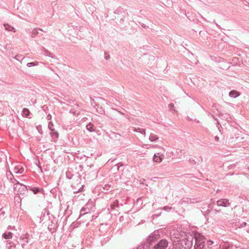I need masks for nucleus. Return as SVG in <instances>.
<instances>
[{
	"mask_svg": "<svg viewBox=\"0 0 249 249\" xmlns=\"http://www.w3.org/2000/svg\"><path fill=\"white\" fill-rule=\"evenodd\" d=\"M192 234L194 236L195 240L194 249H207L206 248V246L204 245L205 237L202 233L196 232Z\"/></svg>",
	"mask_w": 249,
	"mask_h": 249,
	"instance_id": "nucleus-1",
	"label": "nucleus"
},
{
	"mask_svg": "<svg viewBox=\"0 0 249 249\" xmlns=\"http://www.w3.org/2000/svg\"><path fill=\"white\" fill-rule=\"evenodd\" d=\"M194 236L191 233H187L180 240V245L184 249H189L192 247Z\"/></svg>",
	"mask_w": 249,
	"mask_h": 249,
	"instance_id": "nucleus-2",
	"label": "nucleus"
},
{
	"mask_svg": "<svg viewBox=\"0 0 249 249\" xmlns=\"http://www.w3.org/2000/svg\"><path fill=\"white\" fill-rule=\"evenodd\" d=\"M10 179L12 183H14V181L17 182L14 184V190L15 192L19 194H24L27 192V189L25 185L19 183L15 178H10Z\"/></svg>",
	"mask_w": 249,
	"mask_h": 249,
	"instance_id": "nucleus-3",
	"label": "nucleus"
},
{
	"mask_svg": "<svg viewBox=\"0 0 249 249\" xmlns=\"http://www.w3.org/2000/svg\"><path fill=\"white\" fill-rule=\"evenodd\" d=\"M41 222H43L44 223H46L48 225V228L51 231L52 227H50V223L52 222L51 220V216L50 215V213L48 209H44L42 213L41 216L40 217Z\"/></svg>",
	"mask_w": 249,
	"mask_h": 249,
	"instance_id": "nucleus-4",
	"label": "nucleus"
},
{
	"mask_svg": "<svg viewBox=\"0 0 249 249\" xmlns=\"http://www.w3.org/2000/svg\"><path fill=\"white\" fill-rule=\"evenodd\" d=\"M94 205L92 202H88L80 210V216L90 213L94 211Z\"/></svg>",
	"mask_w": 249,
	"mask_h": 249,
	"instance_id": "nucleus-5",
	"label": "nucleus"
},
{
	"mask_svg": "<svg viewBox=\"0 0 249 249\" xmlns=\"http://www.w3.org/2000/svg\"><path fill=\"white\" fill-rule=\"evenodd\" d=\"M168 242L166 239H163L160 240L154 247V249H167L168 246Z\"/></svg>",
	"mask_w": 249,
	"mask_h": 249,
	"instance_id": "nucleus-6",
	"label": "nucleus"
},
{
	"mask_svg": "<svg viewBox=\"0 0 249 249\" xmlns=\"http://www.w3.org/2000/svg\"><path fill=\"white\" fill-rule=\"evenodd\" d=\"M83 185L80 184L79 179H77L75 185H74L73 183L71 184L73 193L81 192L83 190Z\"/></svg>",
	"mask_w": 249,
	"mask_h": 249,
	"instance_id": "nucleus-7",
	"label": "nucleus"
},
{
	"mask_svg": "<svg viewBox=\"0 0 249 249\" xmlns=\"http://www.w3.org/2000/svg\"><path fill=\"white\" fill-rule=\"evenodd\" d=\"M53 124L51 122H49L48 124V128L51 131V135L53 139H57L59 134L58 132L53 128Z\"/></svg>",
	"mask_w": 249,
	"mask_h": 249,
	"instance_id": "nucleus-8",
	"label": "nucleus"
},
{
	"mask_svg": "<svg viewBox=\"0 0 249 249\" xmlns=\"http://www.w3.org/2000/svg\"><path fill=\"white\" fill-rule=\"evenodd\" d=\"M197 201L196 200L195 198H183L182 200L179 201V204L181 205H183L184 204H192L196 202Z\"/></svg>",
	"mask_w": 249,
	"mask_h": 249,
	"instance_id": "nucleus-9",
	"label": "nucleus"
},
{
	"mask_svg": "<svg viewBox=\"0 0 249 249\" xmlns=\"http://www.w3.org/2000/svg\"><path fill=\"white\" fill-rule=\"evenodd\" d=\"M216 203L218 206L226 207L230 205L229 200L227 199H220L218 200Z\"/></svg>",
	"mask_w": 249,
	"mask_h": 249,
	"instance_id": "nucleus-10",
	"label": "nucleus"
},
{
	"mask_svg": "<svg viewBox=\"0 0 249 249\" xmlns=\"http://www.w3.org/2000/svg\"><path fill=\"white\" fill-rule=\"evenodd\" d=\"M164 159L163 154H160L159 153L154 154L153 160L154 162L160 163Z\"/></svg>",
	"mask_w": 249,
	"mask_h": 249,
	"instance_id": "nucleus-11",
	"label": "nucleus"
},
{
	"mask_svg": "<svg viewBox=\"0 0 249 249\" xmlns=\"http://www.w3.org/2000/svg\"><path fill=\"white\" fill-rule=\"evenodd\" d=\"M24 171V168L23 166L20 164H18L15 166L14 169V172L17 174H22Z\"/></svg>",
	"mask_w": 249,
	"mask_h": 249,
	"instance_id": "nucleus-12",
	"label": "nucleus"
},
{
	"mask_svg": "<svg viewBox=\"0 0 249 249\" xmlns=\"http://www.w3.org/2000/svg\"><path fill=\"white\" fill-rule=\"evenodd\" d=\"M212 210V207L211 206L210 204H208L207 206V208L205 207H202V212L205 213V214H208L211 212V211Z\"/></svg>",
	"mask_w": 249,
	"mask_h": 249,
	"instance_id": "nucleus-13",
	"label": "nucleus"
},
{
	"mask_svg": "<svg viewBox=\"0 0 249 249\" xmlns=\"http://www.w3.org/2000/svg\"><path fill=\"white\" fill-rule=\"evenodd\" d=\"M157 238V235L155 234H153L149 236L147 240L149 243H151L156 240Z\"/></svg>",
	"mask_w": 249,
	"mask_h": 249,
	"instance_id": "nucleus-14",
	"label": "nucleus"
},
{
	"mask_svg": "<svg viewBox=\"0 0 249 249\" xmlns=\"http://www.w3.org/2000/svg\"><path fill=\"white\" fill-rule=\"evenodd\" d=\"M22 114L25 117H29L30 111L28 108H24L23 109Z\"/></svg>",
	"mask_w": 249,
	"mask_h": 249,
	"instance_id": "nucleus-15",
	"label": "nucleus"
},
{
	"mask_svg": "<svg viewBox=\"0 0 249 249\" xmlns=\"http://www.w3.org/2000/svg\"><path fill=\"white\" fill-rule=\"evenodd\" d=\"M4 26L5 29L6 31H14V32H15L14 28L13 27L11 26V25H9L8 24L5 23L4 24Z\"/></svg>",
	"mask_w": 249,
	"mask_h": 249,
	"instance_id": "nucleus-16",
	"label": "nucleus"
},
{
	"mask_svg": "<svg viewBox=\"0 0 249 249\" xmlns=\"http://www.w3.org/2000/svg\"><path fill=\"white\" fill-rule=\"evenodd\" d=\"M2 237L5 239H11L13 237V233L9 232L7 233H4L2 235Z\"/></svg>",
	"mask_w": 249,
	"mask_h": 249,
	"instance_id": "nucleus-17",
	"label": "nucleus"
},
{
	"mask_svg": "<svg viewBox=\"0 0 249 249\" xmlns=\"http://www.w3.org/2000/svg\"><path fill=\"white\" fill-rule=\"evenodd\" d=\"M229 95L231 97H234L235 98V97H236L237 96H239V93L238 92H237L236 90H232V91H231L230 92Z\"/></svg>",
	"mask_w": 249,
	"mask_h": 249,
	"instance_id": "nucleus-18",
	"label": "nucleus"
},
{
	"mask_svg": "<svg viewBox=\"0 0 249 249\" xmlns=\"http://www.w3.org/2000/svg\"><path fill=\"white\" fill-rule=\"evenodd\" d=\"M72 213L71 210H69V205H67V209L65 210V214L68 215L67 218Z\"/></svg>",
	"mask_w": 249,
	"mask_h": 249,
	"instance_id": "nucleus-19",
	"label": "nucleus"
},
{
	"mask_svg": "<svg viewBox=\"0 0 249 249\" xmlns=\"http://www.w3.org/2000/svg\"><path fill=\"white\" fill-rule=\"evenodd\" d=\"M182 246L180 245V240L179 241V243H176L174 245L173 249H182Z\"/></svg>",
	"mask_w": 249,
	"mask_h": 249,
	"instance_id": "nucleus-20",
	"label": "nucleus"
},
{
	"mask_svg": "<svg viewBox=\"0 0 249 249\" xmlns=\"http://www.w3.org/2000/svg\"><path fill=\"white\" fill-rule=\"evenodd\" d=\"M176 153L177 154V155L178 156V158L179 159H181V156H182V154L183 153V154H185V152H183L182 150L179 149H178L176 151Z\"/></svg>",
	"mask_w": 249,
	"mask_h": 249,
	"instance_id": "nucleus-21",
	"label": "nucleus"
},
{
	"mask_svg": "<svg viewBox=\"0 0 249 249\" xmlns=\"http://www.w3.org/2000/svg\"><path fill=\"white\" fill-rule=\"evenodd\" d=\"M110 188V185L109 184H106L104 187H103V192H104L105 193H106L107 191H108L109 190V188Z\"/></svg>",
	"mask_w": 249,
	"mask_h": 249,
	"instance_id": "nucleus-22",
	"label": "nucleus"
},
{
	"mask_svg": "<svg viewBox=\"0 0 249 249\" xmlns=\"http://www.w3.org/2000/svg\"><path fill=\"white\" fill-rule=\"evenodd\" d=\"M38 34V31L37 29H34L31 33V37L34 38Z\"/></svg>",
	"mask_w": 249,
	"mask_h": 249,
	"instance_id": "nucleus-23",
	"label": "nucleus"
},
{
	"mask_svg": "<svg viewBox=\"0 0 249 249\" xmlns=\"http://www.w3.org/2000/svg\"><path fill=\"white\" fill-rule=\"evenodd\" d=\"M213 242L211 240H209L207 241V247L206 246V248L207 249H212V247H211V246L213 244Z\"/></svg>",
	"mask_w": 249,
	"mask_h": 249,
	"instance_id": "nucleus-24",
	"label": "nucleus"
},
{
	"mask_svg": "<svg viewBox=\"0 0 249 249\" xmlns=\"http://www.w3.org/2000/svg\"><path fill=\"white\" fill-rule=\"evenodd\" d=\"M93 124H89L87 125V129L90 131H92L93 130Z\"/></svg>",
	"mask_w": 249,
	"mask_h": 249,
	"instance_id": "nucleus-25",
	"label": "nucleus"
},
{
	"mask_svg": "<svg viewBox=\"0 0 249 249\" xmlns=\"http://www.w3.org/2000/svg\"><path fill=\"white\" fill-rule=\"evenodd\" d=\"M117 205H118V201L117 200H116V202H114L113 203V204H112L111 205V206H110L111 208L112 209H114L116 208V207H117Z\"/></svg>",
	"mask_w": 249,
	"mask_h": 249,
	"instance_id": "nucleus-26",
	"label": "nucleus"
},
{
	"mask_svg": "<svg viewBox=\"0 0 249 249\" xmlns=\"http://www.w3.org/2000/svg\"><path fill=\"white\" fill-rule=\"evenodd\" d=\"M189 162L191 165H194L196 163L195 160L193 158H190L189 160Z\"/></svg>",
	"mask_w": 249,
	"mask_h": 249,
	"instance_id": "nucleus-27",
	"label": "nucleus"
},
{
	"mask_svg": "<svg viewBox=\"0 0 249 249\" xmlns=\"http://www.w3.org/2000/svg\"><path fill=\"white\" fill-rule=\"evenodd\" d=\"M43 54L45 55H47V56H50V53L49 52V51L47 50H46L44 48H43Z\"/></svg>",
	"mask_w": 249,
	"mask_h": 249,
	"instance_id": "nucleus-28",
	"label": "nucleus"
},
{
	"mask_svg": "<svg viewBox=\"0 0 249 249\" xmlns=\"http://www.w3.org/2000/svg\"><path fill=\"white\" fill-rule=\"evenodd\" d=\"M31 190H32L35 194H37L39 191V189L37 188H31Z\"/></svg>",
	"mask_w": 249,
	"mask_h": 249,
	"instance_id": "nucleus-29",
	"label": "nucleus"
},
{
	"mask_svg": "<svg viewBox=\"0 0 249 249\" xmlns=\"http://www.w3.org/2000/svg\"><path fill=\"white\" fill-rule=\"evenodd\" d=\"M66 177L67 178L70 179L71 178H72L73 177V175L71 174H69V173H68L67 172L66 173Z\"/></svg>",
	"mask_w": 249,
	"mask_h": 249,
	"instance_id": "nucleus-30",
	"label": "nucleus"
},
{
	"mask_svg": "<svg viewBox=\"0 0 249 249\" xmlns=\"http://www.w3.org/2000/svg\"><path fill=\"white\" fill-rule=\"evenodd\" d=\"M36 64L35 62H30V63H27V66L28 67H31L32 66H36Z\"/></svg>",
	"mask_w": 249,
	"mask_h": 249,
	"instance_id": "nucleus-31",
	"label": "nucleus"
},
{
	"mask_svg": "<svg viewBox=\"0 0 249 249\" xmlns=\"http://www.w3.org/2000/svg\"><path fill=\"white\" fill-rule=\"evenodd\" d=\"M172 208L168 206H165L163 208V209L165 211H169L171 210Z\"/></svg>",
	"mask_w": 249,
	"mask_h": 249,
	"instance_id": "nucleus-32",
	"label": "nucleus"
},
{
	"mask_svg": "<svg viewBox=\"0 0 249 249\" xmlns=\"http://www.w3.org/2000/svg\"><path fill=\"white\" fill-rule=\"evenodd\" d=\"M245 226H247V223L244 222L240 225V226L239 227V228H242V227H245Z\"/></svg>",
	"mask_w": 249,
	"mask_h": 249,
	"instance_id": "nucleus-33",
	"label": "nucleus"
},
{
	"mask_svg": "<svg viewBox=\"0 0 249 249\" xmlns=\"http://www.w3.org/2000/svg\"><path fill=\"white\" fill-rule=\"evenodd\" d=\"M6 175H7V177L8 178H9V176H10V175H11L12 176H13L10 171L7 172Z\"/></svg>",
	"mask_w": 249,
	"mask_h": 249,
	"instance_id": "nucleus-34",
	"label": "nucleus"
},
{
	"mask_svg": "<svg viewBox=\"0 0 249 249\" xmlns=\"http://www.w3.org/2000/svg\"><path fill=\"white\" fill-rule=\"evenodd\" d=\"M235 166V164H231V165H230V166H229V169H231L233 167H234Z\"/></svg>",
	"mask_w": 249,
	"mask_h": 249,
	"instance_id": "nucleus-35",
	"label": "nucleus"
},
{
	"mask_svg": "<svg viewBox=\"0 0 249 249\" xmlns=\"http://www.w3.org/2000/svg\"><path fill=\"white\" fill-rule=\"evenodd\" d=\"M47 119H48V120H51V118H52V116H51V115L49 114V115L47 116Z\"/></svg>",
	"mask_w": 249,
	"mask_h": 249,
	"instance_id": "nucleus-36",
	"label": "nucleus"
},
{
	"mask_svg": "<svg viewBox=\"0 0 249 249\" xmlns=\"http://www.w3.org/2000/svg\"><path fill=\"white\" fill-rule=\"evenodd\" d=\"M246 230L247 232L249 233V225L247 226Z\"/></svg>",
	"mask_w": 249,
	"mask_h": 249,
	"instance_id": "nucleus-37",
	"label": "nucleus"
},
{
	"mask_svg": "<svg viewBox=\"0 0 249 249\" xmlns=\"http://www.w3.org/2000/svg\"><path fill=\"white\" fill-rule=\"evenodd\" d=\"M22 240L24 241L26 243H27L28 242V241L27 240V238H22Z\"/></svg>",
	"mask_w": 249,
	"mask_h": 249,
	"instance_id": "nucleus-38",
	"label": "nucleus"
},
{
	"mask_svg": "<svg viewBox=\"0 0 249 249\" xmlns=\"http://www.w3.org/2000/svg\"><path fill=\"white\" fill-rule=\"evenodd\" d=\"M9 244H10V245L8 247L9 249H10L12 247V243L11 242H10L9 243Z\"/></svg>",
	"mask_w": 249,
	"mask_h": 249,
	"instance_id": "nucleus-39",
	"label": "nucleus"
},
{
	"mask_svg": "<svg viewBox=\"0 0 249 249\" xmlns=\"http://www.w3.org/2000/svg\"><path fill=\"white\" fill-rule=\"evenodd\" d=\"M214 211H215V213H219V212L221 211V210H218H218H214Z\"/></svg>",
	"mask_w": 249,
	"mask_h": 249,
	"instance_id": "nucleus-40",
	"label": "nucleus"
},
{
	"mask_svg": "<svg viewBox=\"0 0 249 249\" xmlns=\"http://www.w3.org/2000/svg\"><path fill=\"white\" fill-rule=\"evenodd\" d=\"M151 139H154V140H156V139H158V138H156L155 137H152Z\"/></svg>",
	"mask_w": 249,
	"mask_h": 249,
	"instance_id": "nucleus-41",
	"label": "nucleus"
},
{
	"mask_svg": "<svg viewBox=\"0 0 249 249\" xmlns=\"http://www.w3.org/2000/svg\"><path fill=\"white\" fill-rule=\"evenodd\" d=\"M18 55H17V56L15 57V58H16V59H17V60H19V59H18Z\"/></svg>",
	"mask_w": 249,
	"mask_h": 249,
	"instance_id": "nucleus-42",
	"label": "nucleus"
},
{
	"mask_svg": "<svg viewBox=\"0 0 249 249\" xmlns=\"http://www.w3.org/2000/svg\"><path fill=\"white\" fill-rule=\"evenodd\" d=\"M24 244H23L22 245V247H23V246H24Z\"/></svg>",
	"mask_w": 249,
	"mask_h": 249,
	"instance_id": "nucleus-43",
	"label": "nucleus"
}]
</instances>
